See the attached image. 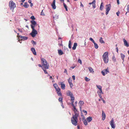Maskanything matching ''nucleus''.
Instances as JSON below:
<instances>
[{
	"label": "nucleus",
	"mask_w": 129,
	"mask_h": 129,
	"mask_svg": "<svg viewBox=\"0 0 129 129\" xmlns=\"http://www.w3.org/2000/svg\"><path fill=\"white\" fill-rule=\"evenodd\" d=\"M78 62L80 63V64H82V61L79 58L78 59Z\"/></svg>",
	"instance_id": "de8ad7c7"
},
{
	"label": "nucleus",
	"mask_w": 129,
	"mask_h": 129,
	"mask_svg": "<svg viewBox=\"0 0 129 129\" xmlns=\"http://www.w3.org/2000/svg\"><path fill=\"white\" fill-rule=\"evenodd\" d=\"M62 99H63L62 98H59L58 99L59 101L61 103H62Z\"/></svg>",
	"instance_id": "ea45409f"
},
{
	"label": "nucleus",
	"mask_w": 129,
	"mask_h": 129,
	"mask_svg": "<svg viewBox=\"0 0 129 129\" xmlns=\"http://www.w3.org/2000/svg\"><path fill=\"white\" fill-rule=\"evenodd\" d=\"M84 102L83 101L80 100L79 101L78 104H79V106L80 110L81 111H82V107L83 106V105L84 104Z\"/></svg>",
	"instance_id": "6e6552de"
},
{
	"label": "nucleus",
	"mask_w": 129,
	"mask_h": 129,
	"mask_svg": "<svg viewBox=\"0 0 129 129\" xmlns=\"http://www.w3.org/2000/svg\"><path fill=\"white\" fill-rule=\"evenodd\" d=\"M72 106L73 107V111L74 112L75 114V115L76 114L77 115H78V113H77V110L76 109V107L74 106V104L72 105Z\"/></svg>",
	"instance_id": "2eb2a0df"
},
{
	"label": "nucleus",
	"mask_w": 129,
	"mask_h": 129,
	"mask_svg": "<svg viewBox=\"0 0 129 129\" xmlns=\"http://www.w3.org/2000/svg\"><path fill=\"white\" fill-rule=\"evenodd\" d=\"M102 120H104L106 118V114L103 111H102Z\"/></svg>",
	"instance_id": "aec40b11"
},
{
	"label": "nucleus",
	"mask_w": 129,
	"mask_h": 129,
	"mask_svg": "<svg viewBox=\"0 0 129 129\" xmlns=\"http://www.w3.org/2000/svg\"><path fill=\"white\" fill-rule=\"evenodd\" d=\"M31 28L32 29V30L30 34L32 37H34L38 34V32L33 27H32Z\"/></svg>",
	"instance_id": "20e7f679"
},
{
	"label": "nucleus",
	"mask_w": 129,
	"mask_h": 129,
	"mask_svg": "<svg viewBox=\"0 0 129 129\" xmlns=\"http://www.w3.org/2000/svg\"><path fill=\"white\" fill-rule=\"evenodd\" d=\"M116 50L117 52V53H118V48L117 47H116Z\"/></svg>",
	"instance_id": "bf43d9fd"
},
{
	"label": "nucleus",
	"mask_w": 129,
	"mask_h": 129,
	"mask_svg": "<svg viewBox=\"0 0 129 129\" xmlns=\"http://www.w3.org/2000/svg\"><path fill=\"white\" fill-rule=\"evenodd\" d=\"M42 69L44 71V72L45 74H48V72L46 70V69Z\"/></svg>",
	"instance_id": "c03bdc74"
},
{
	"label": "nucleus",
	"mask_w": 129,
	"mask_h": 129,
	"mask_svg": "<svg viewBox=\"0 0 129 129\" xmlns=\"http://www.w3.org/2000/svg\"><path fill=\"white\" fill-rule=\"evenodd\" d=\"M41 61L42 63V64H46L48 63L47 62L46 60L43 58H41Z\"/></svg>",
	"instance_id": "f3484780"
},
{
	"label": "nucleus",
	"mask_w": 129,
	"mask_h": 129,
	"mask_svg": "<svg viewBox=\"0 0 129 129\" xmlns=\"http://www.w3.org/2000/svg\"><path fill=\"white\" fill-rule=\"evenodd\" d=\"M95 0H93L92 2L89 3V4L90 5L92 4L93 8H95Z\"/></svg>",
	"instance_id": "f8f14e48"
},
{
	"label": "nucleus",
	"mask_w": 129,
	"mask_h": 129,
	"mask_svg": "<svg viewBox=\"0 0 129 129\" xmlns=\"http://www.w3.org/2000/svg\"><path fill=\"white\" fill-rule=\"evenodd\" d=\"M71 98V100L72 101L71 104L72 105L74 104V101L75 98L73 95H72L70 96Z\"/></svg>",
	"instance_id": "412c9836"
},
{
	"label": "nucleus",
	"mask_w": 129,
	"mask_h": 129,
	"mask_svg": "<svg viewBox=\"0 0 129 129\" xmlns=\"http://www.w3.org/2000/svg\"><path fill=\"white\" fill-rule=\"evenodd\" d=\"M121 55V59H122V60H123V61H124V58L125 57V55L123 54L122 53H121L120 54Z\"/></svg>",
	"instance_id": "cd10ccee"
},
{
	"label": "nucleus",
	"mask_w": 129,
	"mask_h": 129,
	"mask_svg": "<svg viewBox=\"0 0 129 129\" xmlns=\"http://www.w3.org/2000/svg\"><path fill=\"white\" fill-rule=\"evenodd\" d=\"M28 2L29 3H30V4L31 3V0H28Z\"/></svg>",
	"instance_id": "e2e57ef3"
},
{
	"label": "nucleus",
	"mask_w": 129,
	"mask_h": 129,
	"mask_svg": "<svg viewBox=\"0 0 129 129\" xmlns=\"http://www.w3.org/2000/svg\"><path fill=\"white\" fill-rule=\"evenodd\" d=\"M69 83V84H70V87L71 88H72V87H73V83H72V82H70V83Z\"/></svg>",
	"instance_id": "79ce46f5"
},
{
	"label": "nucleus",
	"mask_w": 129,
	"mask_h": 129,
	"mask_svg": "<svg viewBox=\"0 0 129 129\" xmlns=\"http://www.w3.org/2000/svg\"><path fill=\"white\" fill-rule=\"evenodd\" d=\"M19 37H20V39H21V40H26L28 39L27 37L25 36H19Z\"/></svg>",
	"instance_id": "b1692460"
},
{
	"label": "nucleus",
	"mask_w": 129,
	"mask_h": 129,
	"mask_svg": "<svg viewBox=\"0 0 129 129\" xmlns=\"http://www.w3.org/2000/svg\"><path fill=\"white\" fill-rule=\"evenodd\" d=\"M30 22L31 23L30 26L31 28H32V27H33L34 28L37 24L36 22L34 20H32L30 21Z\"/></svg>",
	"instance_id": "1a4fd4ad"
},
{
	"label": "nucleus",
	"mask_w": 129,
	"mask_h": 129,
	"mask_svg": "<svg viewBox=\"0 0 129 129\" xmlns=\"http://www.w3.org/2000/svg\"><path fill=\"white\" fill-rule=\"evenodd\" d=\"M42 69H48L49 67V65L48 63H47L42 65Z\"/></svg>",
	"instance_id": "9b49d317"
},
{
	"label": "nucleus",
	"mask_w": 129,
	"mask_h": 129,
	"mask_svg": "<svg viewBox=\"0 0 129 129\" xmlns=\"http://www.w3.org/2000/svg\"><path fill=\"white\" fill-rule=\"evenodd\" d=\"M58 53L60 55H61L63 54V53L61 50H58Z\"/></svg>",
	"instance_id": "393cba45"
},
{
	"label": "nucleus",
	"mask_w": 129,
	"mask_h": 129,
	"mask_svg": "<svg viewBox=\"0 0 129 129\" xmlns=\"http://www.w3.org/2000/svg\"><path fill=\"white\" fill-rule=\"evenodd\" d=\"M123 40L124 42V45L126 46L127 47H128L129 46L128 43H127L125 39H123Z\"/></svg>",
	"instance_id": "dca6fc26"
},
{
	"label": "nucleus",
	"mask_w": 129,
	"mask_h": 129,
	"mask_svg": "<svg viewBox=\"0 0 129 129\" xmlns=\"http://www.w3.org/2000/svg\"><path fill=\"white\" fill-rule=\"evenodd\" d=\"M77 46V44L76 43H74L73 46L72 47V49L73 50H75L76 49V47Z\"/></svg>",
	"instance_id": "a878e982"
},
{
	"label": "nucleus",
	"mask_w": 129,
	"mask_h": 129,
	"mask_svg": "<svg viewBox=\"0 0 129 129\" xmlns=\"http://www.w3.org/2000/svg\"><path fill=\"white\" fill-rule=\"evenodd\" d=\"M63 5L64 7L65 8L66 11H68V8L67 6L64 3H63Z\"/></svg>",
	"instance_id": "2f4dec72"
},
{
	"label": "nucleus",
	"mask_w": 129,
	"mask_h": 129,
	"mask_svg": "<svg viewBox=\"0 0 129 129\" xmlns=\"http://www.w3.org/2000/svg\"><path fill=\"white\" fill-rule=\"evenodd\" d=\"M53 18L55 19H57L58 18V16L56 15H55L53 16Z\"/></svg>",
	"instance_id": "4c0bfd02"
},
{
	"label": "nucleus",
	"mask_w": 129,
	"mask_h": 129,
	"mask_svg": "<svg viewBox=\"0 0 129 129\" xmlns=\"http://www.w3.org/2000/svg\"><path fill=\"white\" fill-rule=\"evenodd\" d=\"M93 44L94 45V46L95 48L96 49H98L99 47L98 45L95 43Z\"/></svg>",
	"instance_id": "473e14b6"
},
{
	"label": "nucleus",
	"mask_w": 129,
	"mask_h": 129,
	"mask_svg": "<svg viewBox=\"0 0 129 129\" xmlns=\"http://www.w3.org/2000/svg\"><path fill=\"white\" fill-rule=\"evenodd\" d=\"M86 119L88 122H91L92 120V117H88L86 118Z\"/></svg>",
	"instance_id": "5701e85b"
},
{
	"label": "nucleus",
	"mask_w": 129,
	"mask_h": 129,
	"mask_svg": "<svg viewBox=\"0 0 129 129\" xmlns=\"http://www.w3.org/2000/svg\"><path fill=\"white\" fill-rule=\"evenodd\" d=\"M96 86L100 90L102 89V87L101 86L96 85Z\"/></svg>",
	"instance_id": "c9c22d12"
},
{
	"label": "nucleus",
	"mask_w": 129,
	"mask_h": 129,
	"mask_svg": "<svg viewBox=\"0 0 129 129\" xmlns=\"http://www.w3.org/2000/svg\"><path fill=\"white\" fill-rule=\"evenodd\" d=\"M71 43L70 40L68 46L69 47L70 49H71Z\"/></svg>",
	"instance_id": "72a5a7b5"
},
{
	"label": "nucleus",
	"mask_w": 129,
	"mask_h": 129,
	"mask_svg": "<svg viewBox=\"0 0 129 129\" xmlns=\"http://www.w3.org/2000/svg\"><path fill=\"white\" fill-rule=\"evenodd\" d=\"M98 94L99 95V97H100V98H102V95H101V94Z\"/></svg>",
	"instance_id": "4d7b16f0"
},
{
	"label": "nucleus",
	"mask_w": 129,
	"mask_h": 129,
	"mask_svg": "<svg viewBox=\"0 0 129 129\" xmlns=\"http://www.w3.org/2000/svg\"><path fill=\"white\" fill-rule=\"evenodd\" d=\"M67 95L68 96H71L73 95L71 91H70L68 90L66 92Z\"/></svg>",
	"instance_id": "a211bd4d"
},
{
	"label": "nucleus",
	"mask_w": 129,
	"mask_h": 129,
	"mask_svg": "<svg viewBox=\"0 0 129 129\" xmlns=\"http://www.w3.org/2000/svg\"><path fill=\"white\" fill-rule=\"evenodd\" d=\"M89 71L90 72H94L93 69L91 67H89L88 68Z\"/></svg>",
	"instance_id": "7c9ffc66"
},
{
	"label": "nucleus",
	"mask_w": 129,
	"mask_h": 129,
	"mask_svg": "<svg viewBox=\"0 0 129 129\" xmlns=\"http://www.w3.org/2000/svg\"><path fill=\"white\" fill-rule=\"evenodd\" d=\"M72 78H73V79L74 80H75V76L74 75H73L72 76Z\"/></svg>",
	"instance_id": "5fc2aeb1"
},
{
	"label": "nucleus",
	"mask_w": 129,
	"mask_h": 129,
	"mask_svg": "<svg viewBox=\"0 0 129 129\" xmlns=\"http://www.w3.org/2000/svg\"><path fill=\"white\" fill-rule=\"evenodd\" d=\"M61 103V106H62V107L63 108H64V106H63V102H62V103Z\"/></svg>",
	"instance_id": "13d9d810"
},
{
	"label": "nucleus",
	"mask_w": 129,
	"mask_h": 129,
	"mask_svg": "<svg viewBox=\"0 0 129 129\" xmlns=\"http://www.w3.org/2000/svg\"><path fill=\"white\" fill-rule=\"evenodd\" d=\"M31 50L33 53V54L35 55L37 54L36 53V52L34 48H31Z\"/></svg>",
	"instance_id": "4be33fe9"
},
{
	"label": "nucleus",
	"mask_w": 129,
	"mask_h": 129,
	"mask_svg": "<svg viewBox=\"0 0 129 129\" xmlns=\"http://www.w3.org/2000/svg\"><path fill=\"white\" fill-rule=\"evenodd\" d=\"M82 121L83 122L84 124L86 126L87 125V121L86 119H85L84 117L83 118Z\"/></svg>",
	"instance_id": "6ab92c4d"
},
{
	"label": "nucleus",
	"mask_w": 129,
	"mask_h": 129,
	"mask_svg": "<svg viewBox=\"0 0 129 129\" xmlns=\"http://www.w3.org/2000/svg\"><path fill=\"white\" fill-rule=\"evenodd\" d=\"M89 40L90 41H92L93 43H95L94 40L91 38H90L89 39Z\"/></svg>",
	"instance_id": "a19ab883"
},
{
	"label": "nucleus",
	"mask_w": 129,
	"mask_h": 129,
	"mask_svg": "<svg viewBox=\"0 0 129 129\" xmlns=\"http://www.w3.org/2000/svg\"><path fill=\"white\" fill-rule=\"evenodd\" d=\"M83 112L85 114V115H86L87 114V111L85 110H83Z\"/></svg>",
	"instance_id": "3c124183"
},
{
	"label": "nucleus",
	"mask_w": 129,
	"mask_h": 129,
	"mask_svg": "<svg viewBox=\"0 0 129 129\" xmlns=\"http://www.w3.org/2000/svg\"><path fill=\"white\" fill-rule=\"evenodd\" d=\"M103 5V3L102 2L101 4L100 8V10L101 11L104 8Z\"/></svg>",
	"instance_id": "bb28decb"
},
{
	"label": "nucleus",
	"mask_w": 129,
	"mask_h": 129,
	"mask_svg": "<svg viewBox=\"0 0 129 129\" xmlns=\"http://www.w3.org/2000/svg\"><path fill=\"white\" fill-rule=\"evenodd\" d=\"M55 90L58 95L59 96H61V93L60 89L58 87L57 88L55 89Z\"/></svg>",
	"instance_id": "9d476101"
},
{
	"label": "nucleus",
	"mask_w": 129,
	"mask_h": 129,
	"mask_svg": "<svg viewBox=\"0 0 129 129\" xmlns=\"http://www.w3.org/2000/svg\"><path fill=\"white\" fill-rule=\"evenodd\" d=\"M9 6L11 10L13 11L14 8L16 7L15 4L12 1H10L9 3Z\"/></svg>",
	"instance_id": "7ed1b4c3"
},
{
	"label": "nucleus",
	"mask_w": 129,
	"mask_h": 129,
	"mask_svg": "<svg viewBox=\"0 0 129 129\" xmlns=\"http://www.w3.org/2000/svg\"><path fill=\"white\" fill-rule=\"evenodd\" d=\"M31 43L34 45H35L36 43V42L33 40H32L31 41Z\"/></svg>",
	"instance_id": "49530a36"
},
{
	"label": "nucleus",
	"mask_w": 129,
	"mask_h": 129,
	"mask_svg": "<svg viewBox=\"0 0 129 129\" xmlns=\"http://www.w3.org/2000/svg\"><path fill=\"white\" fill-rule=\"evenodd\" d=\"M38 66L39 67H41L42 68V65L41 66V64H38Z\"/></svg>",
	"instance_id": "680f3d73"
},
{
	"label": "nucleus",
	"mask_w": 129,
	"mask_h": 129,
	"mask_svg": "<svg viewBox=\"0 0 129 129\" xmlns=\"http://www.w3.org/2000/svg\"><path fill=\"white\" fill-rule=\"evenodd\" d=\"M59 84L61 85V88L63 89H64L65 88V85L63 82H60L59 83Z\"/></svg>",
	"instance_id": "ddd939ff"
},
{
	"label": "nucleus",
	"mask_w": 129,
	"mask_h": 129,
	"mask_svg": "<svg viewBox=\"0 0 129 129\" xmlns=\"http://www.w3.org/2000/svg\"><path fill=\"white\" fill-rule=\"evenodd\" d=\"M85 80L87 81V82H88V81H89L90 80V79H89V78H87V77H85Z\"/></svg>",
	"instance_id": "58836bf2"
},
{
	"label": "nucleus",
	"mask_w": 129,
	"mask_h": 129,
	"mask_svg": "<svg viewBox=\"0 0 129 129\" xmlns=\"http://www.w3.org/2000/svg\"><path fill=\"white\" fill-rule=\"evenodd\" d=\"M100 91H97V93L98 94H103V92L102 89L100 90Z\"/></svg>",
	"instance_id": "f704fd0d"
},
{
	"label": "nucleus",
	"mask_w": 129,
	"mask_h": 129,
	"mask_svg": "<svg viewBox=\"0 0 129 129\" xmlns=\"http://www.w3.org/2000/svg\"><path fill=\"white\" fill-rule=\"evenodd\" d=\"M80 6L82 7L83 8L84 7V6L83 4H82L81 2H80Z\"/></svg>",
	"instance_id": "6e6d98bb"
},
{
	"label": "nucleus",
	"mask_w": 129,
	"mask_h": 129,
	"mask_svg": "<svg viewBox=\"0 0 129 129\" xmlns=\"http://www.w3.org/2000/svg\"><path fill=\"white\" fill-rule=\"evenodd\" d=\"M23 6L26 8H28L29 6V5L28 4H27V3H24V5H23Z\"/></svg>",
	"instance_id": "c756f323"
},
{
	"label": "nucleus",
	"mask_w": 129,
	"mask_h": 129,
	"mask_svg": "<svg viewBox=\"0 0 129 129\" xmlns=\"http://www.w3.org/2000/svg\"><path fill=\"white\" fill-rule=\"evenodd\" d=\"M127 10L128 12L129 13V5H127Z\"/></svg>",
	"instance_id": "09e8293b"
},
{
	"label": "nucleus",
	"mask_w": 129,
	"mask_h": 129,
	"mask_svg": "<svg viewBox=\"0 0 129 129\" xmlns=\"http://www.w3.org/2000/svg\"><path fill=\"white\" fill-rule=\"evenodd\" d=\"M68 81L69 83L72 82V79H71V78H69L68 80Z\"/></svg>",
	"instance_id": "37998d69"
},
{
	"label": "nucleus",
	"mask_w": 129,
	"mask_h": 129,
	"mask_svg": "<svg viewBox=\"0 0 129 129\" xmlns=\"http://www.w3.org/2000/svg\"><path fill=\"white\" fill-rule=\"evenodd\" d=\"M55 0H53V3L51 5L52 8L54 9L56 8V6L55 5Z\"/></svg>",
	"instance_id": "4468645a"
},
{
	"label": "nucleus",
	"mask_w": 129,
	"mask_h": 129,
	"mask_svg": "<svg viewBox=\"0 0 129 129\" xmlns=\"http://www.w3.org/2000/svg\"><path fill=\"white\" fill-rule=\"evenodd\" d=\"M110 124L112 128H115V124L114 123V120L113 119L110 122Z\"/></svg>",
	"instance_id": "423d86ee"
},
{
	"label": "nucleus",
	"mask_w": 129,
	"mask_h": 129,
	"mask_svg": "<svg viewBox=\"0 0 129 129\" xmlns=\"http://www.w3.org/2000/svg\"><path fill=\"white\" fill-rule=\"evenodd\" d=\"M53 86L55 89H56L58 87L57 84L56 83L54 84Z\"/></svg>",
	"instance_id": "e433bc0d"
},
{
	"label": "nucleus",
	"mask_w": 129,
	"mask_h": 129,
	"mask_svg": "<svg viewBox=\"0 0 129 129\" xmlns=\"http://www.w3.org/2000/svg\"><path fill=\"white\" fill-rule=\"evenodd\" d=\"M99 41L101 43H104L105 42L103 40V38L102 37H101L99 39Z\"/></svg>",
	"instance_id": "c85d7f7f"
},
{
	"label": "nucleus",
	"mask_w": 129,
	"mask_h": 129,
	"mask_svg": "<svg viewBox=\"0 0 129 129\" xmlns=\"http://www.w3.org/2000/svg\"><path fill=\"white\" fill-rule=\"evenodd\" d=\"M112 59H113V61H116V59H115V57H114V56H113V57H112Z\"/></svg>",
	"instance_id": "864d4df0"
},
{
	"label": "nucleus",
	"mask_w": 129,
	"mask_h": 129,
	"mask_svg": "<svg viewBox=\"0 0 129 129\" xmlns=\"http://www.w3.org/2000/svg\"><path fill=\"white\" fill-rule=\"evenodd\" d=\"M60 1L62 2L63 3L64 2V0H60Z\"/></svg>",
	"instance_id": "338daca9"
},
{
	"label": "nucleus",
	"mask_w": 129,
	"mask_h": 129,
	"mask_svg": "<svg viewBox=\"0 0 129 129\" xmlns=\"http://www.w3.org/2000/svg\"><path fill=\"white\" fill-rule=\"evenodd\" d=\"M108 52H105L102 56L103 59L105 63H108L109 61Z\"/></svg>",
	"instance_id": "f03ea898"
},
{
	"label": "nucleus",
	"mask_w": 129,
	"mask_h": 129,
	"mask_svg": "<svg viewBox=\"0 0 129 129\" xmlns=\"http://www.w3.org/2000/svg\"><path fill=\"white\" fill-rule=\"evenodd\" d=\"M78 116V115L76 114L74 115L73 114L72 117L71 118V122L75 126H76L77 125Z\"/></svg>",
	"instance_id": "f257e3e1"
},
{
	"label": "nucleus",
	"mask_w": 129,
	"mask_h": 129,
	"mask_svg": "<svg viewBox=\"0 0 129 129\" xmlns=\"http://www.w3.org/2000/svg\"><path fill=\"white\" fill-rule=\"evenodd\" d=\"M30 18L33 20H34L35 19V18L34 16H32L30 17Z\"/></svg>",
	"instance_id": "a18cd8bd"
},
{
	"label": "nucleus",
	"mask_w": 129,
	"mask_h": 129,
	"mask_svg": "<svg viewBox=\"0 0 129 129\" xmlns=\"http://www.w3.org/2000/svg\"><path fill=\"white\" fill-rule=\"evenodd\" d=\"M77 128L78 129H80V126L79 125H78L77 126Z\"/></svg>",
	"instance_id": "774afa93"
},
{
	"label": "nucleus",
	"mask_w": 129,
	"mask_h": 129,
	"mask_svg": "<svg viewBox=\"0 0 129 129\" xmlns=\"http://www.w3.org/2000/svg\"><path fill=\"white\" fill-rule=\"evenodd\" d=\"M30 6L31 7H32L33 6V4L32 3H30Z\"/></svg>",
	"instance_id": "69168bd1"
},
{
	"label": "nucleus",
	"mask_w": 129,
	"mask_h": 129,
	"mask_svg": "<svg viewBox=\"0 0 129 129\" xmlns=\"http://www.w3.org/2000/svg\"><path fill=\"white\" fill-rule=\"evenodd\" d=\"M120 12L119 11H118L116 13V14L118 16H119V14H120Z\"/></svg>",
	"instance_id": "603ef678"
},
{
	"label": "nucleus",
	"mask_w": 129,
	"mask_h": 129,
	"mask_svg": "<svg viewBox=\"0 0 129 129\" xmlns=\"http://www.w3.org/2000/svg\"><path fill=\"white\" fill-rule=\"evenodd\" d=\"M109 71L108 69H106L103 70L101 72L103 76H105L106 74L109 73Z\"/></svg>",
	"instance_id": "0eeeda50"
},
{
	"label": "nucleus",
	"mask_w": 129,
	"mask_h": 129,
	"mask_svg": "<svg viewBox=\"0 0 129 129\" xmlns=\"http://www.w3.org/2000/svg\"><path fill=\"white\" fill-rule=\"evenodd\" d=\"M119 0H117V4H118V5H119Z\"/></svg>",
	"instance_id": "052dcab7"
},
{
	"label": "nucleus",
	"mask_w": 129,
	"mask_h": 129,
	"mask_svg": "<svg viewBox=\"0 0 129 129\" xmlns=\"http://www.w3.org/2000/svg\"><path fill=\"white\" fill-rule=\"evenodd\" d=\"M111 8V5L110 4H109L106 6V14L107 15L109 13V11L110 10Z\"/></svg>",
	"instance_id": "39448f33"
},
{
	"label": "nucleus",
	"mask_w": 129,
	"mask_h": 129,
	"mask_svg": "<svg viewBox=\"0 0 129 129\" xmlns=\"http://www.w3.org/2000/svg\"><path fill=\"white\" fill-rule=\"evenodd\" d=\"M67 71L66 69H65L64 71V73H67Z\"/></svg>",
	"instance_id": "0e129e2a"
},
{
	"label": "nucleus",
	"mask_w": 129,
	"mask_h": 129,
	"mask_svg": "<svg viewBox=\"0 0 129 129\" xmlns=\"http://www.w3.org/2000/svg\"><path fill=\"white\" fill-rule=\"evenodd\" d=\"M43 10L41 12V15L45 16V14L43 12Z\"/></svg>",
	"instance_id": "8fccbe9b"
}]
</instances>
